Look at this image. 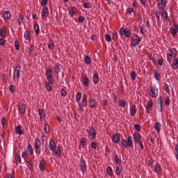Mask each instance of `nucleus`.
Wrapping results in <instances>:
<instances>
[{
	"instance_id": "28",
	"label": "nucleus",
	"mask_w": 178,
	"mask_h": 178,
	"mask_svg": "<svg viewBox=\"0 0 178 178\" xmlns=\"http://www.w3.org/2000/svg\"><path fill=\"white\" fill-rule=\"evenodd\" d=\"M15 133L16 134H19V136H22L24 133V131L22 130V126L18 125L16 127Z\"/></svg>"
},
{
	"instance_id": "41",
	"label": "nucleus",
	"mask_w": 178,
	"mask_h": 178,
	"mask_svg": "<svg viewBox=\"0 0 178 178\" xmlns=\"http://www.w3.org/2000/svg\"><path fill=\"white\" fill-rule=\"evenodd\" d=\"M54 154H55V156H56V158H60V154H61L60 147H57V149H56L54 151Z\"/></svg>"
},
{
	"instance_id": "52",
	"label": "nucleus",
	"mask_w": 178,
	"mask_h": 178,
	"mask_svg": "<svg viewBox=\"0 0 178 178\" xmlns=\"http://www.w3.org/2000/svg\"><path fill=\"white\" fill-rule=\"evenodd\" d=\"M81 99V92H79L76 94V102L80 103V100Z\"/></svg>"
},
{
	"instance_id": "55",
	"label": "nucleus",
	"mask_w": 178,
	"mask_h": 178,
	"mask_svg": "<svg viewBox=\"0 0 178 178\" xmlns=\"http://www.w3.org/2000/svg\"><path fill=\"white\" fill-rule=\"evenodd\" d=\"M164 104L166 106H169V105H170V98L169 97H165Z\"/></svg>"
},
{
	"instance_id": "51",
	"label": "nucleus",
	"mask_w": 178,
	"mask_h": 178,
	"mask_svg": "<svg viewBox=\"0 0 178 178\" xmlns=\"http://www.w3.org/2000/svg\"><path fill=\"white\" fill-rule=\"evenodd\" d=\"M15 48L16 51H19L20 49V42L17 40L15 41Z\"/></svg>"
},
{
	"instance_id": "63",
	"label": "nucleus",
	"mask_w": 178,
	"mask_h": 178,
	"mask_svg": "<svg viewBox=\"0 0 178 178\" xmlns=\"http://www.w3.org/2000/svg\"><path fill=\"white\" fill-rule=\"evenodd\" d=\"M47 47L49 49H54V48H55V44H54V42L48 43Z\"/></svg>"
},
{
	"instance_id": "56",
	"label": "nucleus",
	"mask_w": 178,
	"mask_h": 178,
	"mask_svg": "<svg viewBox=\"0 0 178 178\" xmlns=\"http://www.w3.org/2000/svg\"><path fill=\"white\" fill-rule=\"evenodd\" d=\"M44 133H46V134H48V133H49V125H48L47 124H44Z\"/></svg>"
},
{
	"instance_id": "38",
	"label": "nucleus",
	"mask_w": 178,
	"mask_h": 178,
	"mask_svg": "<svg viewBox=\"0 0 178 178\" xmlns=\"http://www.w3.org/2000/svg\"><path fill=\"white\" fill-rule=\"evenodd\" d=\"M81 145L83 148H86V145H87V138H81Z\"/></svg>"
},
{
	"instance_id": "12",
	"label": "nucleus",
	"mask_w": 178,
	"mask_h": 178,
	"mask_svg": "<svg viewBox=\"0 0 178 178\" xmlns=\"http://www.w3.org/2000/svg\"><path fill=\"white\" fill-rule=\"evenodd\" d=\"M133 138L134 140H136V143H141V139L143 138V136H141V134L138 133V132H135L133 134Z\"/></svg>"
},
{
	"instance_id": "62",
	"label": "nucleus",
	"mask_w": 178,
	"mask_h": 178,
	"mask_svg": "<svg viewBox=\"0 0 178 178\" xmlns=\"http://www.w3.org/2000/svg\"><path fill=\"white\" fill-rule=\"evenodd\" d=\"M134 129L137 130V131H141V125L138 124H136L134 125Z\"/></svg>"
},
{
	"instance_id": "35",
	"label": "nucleus",
	"mask_w": 178,
	"mask_h": 178,
	"mask_svg": "<svg viewBox=\"0 0 178 178\" xmlns=\"http://www.w3.org/2000/svg\"><path fill=\"white\" fill-rule=\"evenodd\" d=\"M90 83V80H88V78L87 76H83V84L85 86V87H88V84Z\"/></svg>"
},
{
	"instance_id": "39",
	"label": "nucleus",
	"mask_w": 178,
	"mask_h": 178,
	"mask_svg": "<svg viewBox=\"0 0 178 178\" xmlns=\"http://www.w3.org/2000/svg\"><path fill=\"white\" fill-rule=\"evenodd\" d=\"M33 28L35 30V35H38V34H40V26L38 25V24H35L33 25Z\"/></svg>"
},
{
	"instance_id": "54",
	"label": "nucleus",
	"mask_w": 178,
	"mask_h": 178,
	"mask_svg": "<svg viewBox=\"0 0 178 178\" xmlns=\"http://www.w3.org/2000/svg\"><path fill=\"white\" fill-rule=\"evenodd\" d=\"M131 77L132 81H134L136 80V77H137V74H136V72L131 71Z\"/></svg>"
},
{
	"instance_id": "43",
	"label": "nucleus",
	"mask_w": 178,
	"mask_h": 178,
	"mask_svg": "<svg viewBox=\"0 0 178 178\" xmlns=\"http://www.w3.org/2000/svg\"><path fill=\"white\" fill-rule=\"evenodd\" d=\"M161 12L159 11H155V16L156 17L157 23H159L161 22Z\"/></svg>"
},
{
	"instance_id": "26",
	"label": "nucleus",
	"mask_w": 178,
	"mask_h": 178,
	"mask_svg": "<svg viewBox=\"0 0 178 178\" xmlns=\"http://www.w3.org/2000/svg\"><path fill=\"white\" fill-rule=\"evenodd\" d=\"M115 172H116L117 176H120V175H122V172H123V167L122 166V165L117 166L115 168Z\"/></svg>"
},
{
	"instance_id": "6",
	"label": "nucleus",
	"mask_w": 178,
	"mask_h": 178,
	"mask_svg": "<svg viewBox=\"0 0 178 178\" xmlns=\"http://www.w3.org/2000/svg\"><path fill=\"white\" fill-rule=\"evenodd\" d=\"M131 34V32L130 31V29L129 28H123L122 27L120 29V35H125L127 38H129Z\"/></svg>"
},
{
	"instance_id": "61",
	"label": "nucleus",
	"mask_w": 178,
	"mask_h": 178,
	"mask_svg": "<svg viewBox=\"0 0 178 178\" xmlns=\"http://www.w3.org/2000/svg\"><path fill=\"white\" fill-rule=\"evenodd\" d=\"M60 95H61V97H67V92H66V90H65V89H63V88L61 89Z\"/></svg>"
},
{
	"instance_id": "42",
	"label": "nucleus",
	"mask_w": 178,
	"mask_h": 178,
	"mask_svg": "<svg viewBox=\"0 0 178 178\" xmlns=\"http://www.w3.org/2000/svg\"><path fill=\"white\" fill-rule=\"evenodd\" d=\"M91 58L90 57V56H86L84 58V62L85 63H86V65H90L91 64Z\"/></svg>"
},
{
	"instance_id": "23",
	"label": "nucleus",
	"mask_w": 178,
	"mask_h": 178,
	"mask_svg": "<svg viewBox=\"0 0 178 178\" xmlns=\"http://www.w3.org/2000/svg\"><path fill=\"white\" fill-rule=\"evenodd\" d=\"M54 86V83H51V81H48L47 82L45 83V87L46 90L49 91V92H51L52 91V86Z\"/></svg>"
},
{
	"instance_id": "64",
	"label": "nucleus",
	"mask_w": 178,
	"mask_h": 178,
	"mask_svg": "<svg viewBox=\"0 0 178 178\" xmlns=\"http://www.w3.org/2000/svg\"><path fill=\"white\" fill-rule=\"evenodd\" d=\"M15 89H16V87L14 85H11V86H10L9 91L10 92H15Z\"/></svg>"
},
{
	"instance_id": "20",
	"label": "nucleus",
	"mask_w": 178,
	"mask_h": 178,
	"mask_svg": "<svg viewBox=\"0 0 178 178\" xmlns=\"http://www.w3.org/2000/svg\"><path fill=\"white\" fill-rule=\"evenodd\" d=\"M171 66L174 70H177L178 69V58H175L172 63L171 64Z\"/></svg>"
},
{
	"instance_id": "59",
	"label": "nucleus",
	"mask_w": 178,
	"mask_h": 178,
	"mask_svg": "<svg viewBox=\"0 0 178 178\" xmlns=\"http://www.w3.org/2000/svg\"><path fill=\"white\" fill-rule=\"evenodd\" d=\"M5 178H15V172H13L11 174L8 173L6 175Z\"/></svg>"
},
{
	"instance_id": "17",
	"label": "nucleus",
	"mask_w": 178,
	"mask_h": 178,
	"mask_svg": "<svg viewBox=\"0 0 178 178\" xmlns=\"http://www.w3.org/2000/svg\"><path fill=\"white\" fill-rule=\"evenodd\" d=\"M48 15H49V10L47 6H44L42 9V17H48Z\"/></svg>"
},
{
	"instance_id": "7",
	"label": "nucleus",
	"mask_w": 178,
	"mask_h": 178,
	"mask_svg": "<svg viewBox=\"0 0 178 178\" xmlns=\"http://www.w3.org/2000/svg\"><path fill=\"white\" fill-rule=\"evenodd\" d=\"M79 168H80V170L83 173H86V172H87V163H86V161L84 160V159L83 157L80 160Z\"/></svg>"
},
{
	"instance_id": "15",
	"label": "nucleus",
	"mask_w": 178,
	"mask_h": 178,
	"mask_svg": "<svg viewBox=\"0 0 178 178\" xmlns=\"http://www.w3.org/2000/svg\"><path fill=\"white\" fill-rule=\"evenodd\" d=\"M114 160L115 163L118 165V166H120L122 163H123V161H122V157L120 156V155L115 154Z\"/></svg>"
},
{
	"instance_id": "34",
	"label": "nucleus",
	"mask_w": 178,
	"mask_h": 178,
	"mask_svg": "<svg viewBox=\"0 0 178 178\" xmlns=\"http://www.w3.org/2000/svg\"><path fill=\"white\" fill-rule=\"evenodd\" d=\"M38 112L40 115V120H42V119L45 118V113H44V110L39 108Z\"/></svg>"
},
{
	"instance_id": "5",
	"label": "nucleus",
	"mask_w": 178,
	"mask_h": 178,
	"mask_svg": "<svg viewBox=\"0 0 178 178\" xmlns=\"http://www.w3.org/2000/svg\"><path fill=\"white\" fill-rule=\"evenodd\" d=\"M156 106L159 112H163V99L162 98V96H160L156 102Z\"/></svg>"
},
{
	"instance_id": "9",
	"label": "nucleus",
	"mask_w": 178,
	"mask_h": 178,
	"mask_svg": "<svg viewBox=\"0 0 178 178\" xmlns=\"http://www.w3.org/2000/svg\"><path fill=\"white\" fill-rule=\"evenodd\" d=\"M149 95L152 98L158 97V89L155 86H149Z\"/></svg>"
},
{
	"instance_id": "16",
	"label": "nucleus",
	"mask_w": 178,
	"mask_h": 178,
	"mask_svg": "<svg viewBox=\"0 0 178 178\" xmlns=\"http://www.w3.org/2000/svg\"><path fill=\"white\" fill-rule=\"evenodd\" d=\"M18 111L19 113H22V115H24V113H26V104H24V103L19 104Z\"/></svg>"
},
{
	"instance_id": "53",
	"label": "nucleus",
	"mask_w": 178,
	"mask_h": 178,
	"mask_svg": "<svg viewBox=\"0 0 178 178\" xmlns=\"http://www.w3.org/2000/svg\"><path fill=\"white\" fill-rule=\"evenodd\" d=\"M106 172L109 176H112V175H113V170L111 167H108L106 168Z\"/></svg>"
},
{
	"instance_id": "25",
	"label": "nucleus",
	"mask_w": 178,
	"mask_h": 178,
	"mask_svg": "<svg viewBox=\"0 0 178 178\" xmlns=\"http://www.w3.org/2000/svg\"><path fill=\"white\" fill-rule=\"evenodd\" d=\"M26 152L27 154H29V155H33L34 150L33 149V146L31 145V144H29L26 147Z\"/></svg>"
},
{
	"instance_id": "2",
	"label": "nucleus",
	"mask_w": 178,
	"mask_h": 178,
	"mask_svg": "<svg viewBox=\"0 0 178 178\" xmlns=\"http://www.w3.org/2000/svg\"><path fill=\"white\" fill-rule=\"evenodd\" d=\"M121 144L124 148H131L133 147V138L128 136L127 140L122 139Z\"/></svg>"
},
{
	"instance_id": "44",
	"label": "nucleus",
	"mask_w": 178,
	"mask_h": 178,
	"mask_svg": "<svg viewBox=\"0 0 178 178\" xmlns=\"http://www.w3.org/2000/svg\"><path fill=\"white\" fill-rule=\"evenodd\" d=\"M154 77L157 81H159L161 80V74L158 73V70H154Z\"/></svg>"
},
{
	"instance_id": "58",
	"label": "nucleus",
	"mask_w": 178,
	"mask_h": 178,
	"mask_svg": "<svg viewBox=\"0 0 178 178\" xmlns=\"http://www.w3.org/2000/svg\"><path fill=\"white\" fill-rule=\"evenodd\" d=\"M83 6L85 9H89L91 8V4L88 2H83Z\"/></svg>"
},
{
	"instance_id": "46",
	"label": "nucleus",
	"mask_w": 178,
	"mask_h": 178,
	"mask_svg": "<svg viewBox=\"0 0 178 178\" xmlns=\"http://www.w3.org/2000/svg\"><path fill=\"white\" fill-rule=\"evenodd\" d=\"M119 106H122V108H124L126 106V100L124 99H120L119 101V104H118Z\"/></svg>"
},
{
	"instance_id": "29",
	"label": "nucleus",
	"mask_w": 178,
	"mask_h": 178,
	"mask_svg": "<svg viewBox=\"0 0 178 178\" xmlns=\"http://www.w3.org/2000/svg\"><path fill=\"white\" fill-rule=\"evenodd\" d=\"M81 106H87V95L84 94L83 95V99L81 103Z\"/></svg>"
},
{
	"instance_id": "1",
	"label": "nucleus",
	"mask_w": 178,
	"mask_h": 178,
	"mask_svg": "<svg viewBox=\"0 0 178 178\" xmlns=\"http://www.w3.org/2000/svg\"><path fill=\"white\" fill-rule=\"evenodd\" d=\"M45 76L47 77V81H50L51 84H55V79H54V72L51 67H46Z\"/></svg>"
},
{
	"instance_id": "14",
	"label": "nucleus",
	"mask_w": 178,
	"mask_h": 178,
	"mask_svg": "<svg viewBox=\"0 0 178 178\" xmlns=\"http://www.w3.org/2000/svg\"><path fill=\"white\" fill-rule=\"evenodd\" d=\"M49 148L52 152H55L56 149V144H55V140H54V139H50L49 142Z\"/></svg>"
},
{
	"instance_id": "18",
	"label": "nucleus",
	"mask_w": 178,
	"mask_h": 178,
	"mask_svg": "<svg viewBox=\"0 0 178 178\" xmlns=\"http://www.w3.org/2000/svg\"><path fill=\"white\" fill-rule=\"evenodd\" d=\"M111 140L113 143H115V144L120 143V134H115L113 136L111 137Z\"/></svg>"
},
{
	"instance_id": "57",
	"label": "nucleus",
	"mask_w": 178,
	"mask_h": 178,
	"mask_svg": "<svg viewBox=\"0 0 178 178\" xmlns=\"http://www.w3.org/2000/svg\"><path fill=\"white\" fill-rule=\"evenodd\" d=\"M33 51H34V46L33 44H31L28 49L29 55H31V54H33Z\"/></svg>"
},
{
	"instance_id": "36",
	"label": "nucleus",
	"mask_w": 178,
	"mask_h": 178,
	"mask_svg": "<svg viewBox=\"0 0 178 178\" xmlns=\"http://www.w3.org/2000/svg\"><path fill=\"white\" fill-rule=\"evenodd\" d=\"M137 112L136 105H133L130 110L131 115L134 116Z\"/></svg>"
},
{
	"instance_id": "48",
	"label": "nucleus",
	"mask_w": 178,
	"mask_h": 178,
	"mask_svg": "<svg viewBox=\"0 0 178 178\" xmlns=\"http://www.w3.org/2000/svg\"><path fill=\"white\" fill-rule=\"evenodd\" d=\"M24 20V17H23V15H19V17H18V24L19 26H20L23 22Z\"/></svg>"
},
{
	"instance_id": "11",
	"label": "nucleus",
	"mask_w": 178,
	"mask_h": 178,
	"mask_svg": "<svg viewBox=\"0 0 178 178\" xmlns=\"http://www.w3.org/2000/svg\"><path fill=\"white\" fill-rule=\"evenodd\" d=\"M157 8L161 10H165V8H166V0H158Z\"/></svg>"
},
{
	"instance_id": "37",
	"label": "nucleus",
	"mask_w": 178,
	"mask_h": 178,
	"mask_svg": "<svg viewBox=\"0 0 178 178\" xmlns=\"http://www.w3.org/2000/svg\"><path fill=\"white\" fill-rule=\"evenodd\" d=\"M45 161H40V163H39V169L40 170L42 171V170H45Z\"/></svg>"
},
{
	"instance_id": "4",
	"label": "nucleus",
	"mask_w": 178,
	"mask_h": 178,
	"mask_svg": "<svg viewBox=\"0 0 178 178\" xmlns=\"http://www.w3.org/2000/svg\"><path fill=\"white\" fill-rule=\"evenodd\" d=\"M19 79H20V65H18L15 69L14 74H13V80L14 81H17V83H19Z\"/></svg>"
},
{
	"instance_id": "31",
	"label": "nucleus",
	"mask_w": 178,
	"mask_h": 178,
	"mask_svg": "<svg viewBox=\"0 0 178 178\" xmlns=\"http://www.w3.org/2000/svg\"><path fill=\"white\" fill-rule=\"evenodd\" d=\"M99 81V76L98 75V74L95 73L93 74V83L94 84H98Z\"/></svg>"
},
{
	"instance_id": "19",
	"label": "nucleus",
	"mask_w": 178,
	"mask_h": 178,
	"mask_svg": "<svg viewBox=\"0 0 178 178\" xmlns=\"http://www.w3.org/2000/svg\"><path fill=\"white\" fill-rule=\"evenodd\" d=\"M154 172L156 175H161V173H162V167H161V165L158 163L154 165Z\"/></svg>"
},
{
	"instance_id": "33",
	"label": "nucleus",
	"mask_w": 178,
	"mask_h": 178,
	"mask_svg": "<svg viewBox=\"0 0 178 178\" xmlns=\"http://www.w3.org/2000/svg\"><path fill=\"white\" fill-rule=\"evenodd\" d=\"M25 163L30 170L33 169V164H31V160H30V159H27L26 160H25Z\"/></svg>"
},
{
	"instance_id": "45",
	"label": "nucleus",
	"mask_w": 178,
	"mask_h": 178,
	"mask_svg": "<svg viewBox=\"0 0 178 178\" xmlns=\"http://www.w3.org/2000/svg\"><path fill=\"white\" fill-rule=\"evenodd\" d=\"M161 123H159V122H156L155 123V127H154V128L156 129V133H160V131H161Z\"/></svg>"
},
{
	"instance_id": "21",
	"label": "nucleus",
	"mask_w": 178,
	"mask_h": 178,
	"mask_svg": "<svg viewBox=\"0 0 178 178\" xmlns=\"http://www.w3.org/2000/svg\"><path fill=\"white\" fill-rule=\"evenodd\" d=\"M170 32H171L172 35H173V37H175V35H177L178 24H175L174 27L171 29Z\"/></svg>"
},
{
	"instance_id": "50",
	"label": "nucleus",
	"mask_w": 178,
	"mask_h": 178,
	"mask_svg": "<svg viewBox=\"0 0 178 178\" xmlns=\"http://www.w3.org/2000/svg\"><path fill=\"white\" fill-rule=\"evenodd\" d=\"M4 19L9 20L10 19V12L9 11H6L4 13Z\"/></svg>"
},
{
	"instance_id": "49",
	"label": "nucleus",
	"mask_w": 178,
	"mask_h": 178,
	"mask_svg": "<svg viewBox=\"0 0 178 178\" xmlns=\"http://www.w3.org/2000/svg\"><path fill=\"white\" fill-rule=\"evenodd\" d=\"M173 58H175L172 54H167V60L168 63H172V60H173Z\"/></svg>"
},
{
	"instance_id": "30",
	"label": "nucleus",
	"mask_w": 178,
	"mask_h": 178,
	"mask_svg": "<svg viewBox=\"0 0 178 178\" xmlns=\"http://www.w3.org/2000/svg\"><path fill=\"white\" fill-rule=\"evenodd\" d=\"M30 35H31L30 31H26L24 32V37L25 40H27V41H30V40H31V37Z\"/></svg>"
},
{
	"instance_id": "8",
	"label": "nucleus",
	"mask_w": 178,
	"mask_h": 178,
	"mask_svg": "<svg viewBox=\"0 0 178 178\" xmlns=\"http://www.w3.org/2000/svg\"><path fill=\"white\" fill-rule=\"evenodd\" d=\"M88 135L90 140H94V138H97V132L95 131V129H94L93 127H90Z\"/></svg>"
},
{
	"instance_id": "13",
	"label": "nucleus",
	"mask_w": 178,
	"mask_h": 178,
	"mask_svg": "<svg viewBox=\"0 0 178 178\" xmlns=\"http://www.w3.org/2000/svg\"><path fill=\"white\" fill-rule=\"evenodd\" d=\"M97 106L98 103H97V100H95L94 98H91L89 101V106L90 109H95L97 108Z\"/></svg>"
},
{
	"instance_id": "27",
	"label": "nucleus",
	"mask_w": 178,
	"mask_h": 178,
	"mask_svg": "<svg viewBox=\"0 0 178 178\" xmlns=\"http://www.w3.org/2000/svg\"><path fill=\"white\" fill-rule=\"evenodd\" d=\"M169 52H170L169 55H172V56H173L175 58H176V56H177L178 51L176 49V48L170 49Z\"/></svg>"
},
{
	"instance_id": "22",
	"label": "nucleus",
	"mask_w": 178,
	"mask_h": 178,
	"mask_svg": "<svg viewBox=\"0 0 178 178\" xmlns=\"http://www.w3.org/2000/svg\"><path fill=\"white\" fill-rule=\"evenodd\" d=\"M60 67H62V65L59 63H56L54 64V72L55 73H57V74L60 73Z\"/></svg>"
},
{
	"instance_id": "10",
	"label": "nucleus",
	"mask_w": 178,
	"mask_h": 178,
	"mask_svg": "<svg viewBox=\"0 0 178 178\" xmlns=\"http://www.w3.org/2000/svg\"><path fill=\"white\" fill-rule=\"evenodd\" d=\"M140 41L141 40H140V37L138 36V35H135L131 40V44L132 45V47H137V45L140 44Z\"/></svg>"
},
{
	"instance_id": "3",
	"label": "nucleus",
	"mask_w": 178,
	"mask_h": 178,
	"mask_svg": "<svg viewBox=\"0 0 178 178\" xmlns=\"http://www.w3.org/2000/svg\"><path fill=\"white\" fill-rule=\"evenodd\" d=\"M34 147L35 154L41 155V140L35 139Z\"/></svg>"
},
{
	"instance_id": "24",
	"label": "nucleus",
	"mask_w": 178,
	"mask_h": 178,
	"mask_svg": "<svg viewBox=\"0 0 178 178\" xmlns=\"http://www.w3.org/2000/svg\"><path fill=\"white\" fill-rule=\"evenodd\" d=\"M161 17L163 19L164 22H166L168 20V17H169V15H168V12L165 10H161Z\"/></svg>"
},
{
	"instance_id": "60",
	"label": "nucleus",
	"mask_w": 178,
	"mask_h": 178,
	"mask_svg": "<svg viewBox=\"0 0 178 178\" xmlns=\"http://www.w3.org/2000/svg\"><path fill=\"white\" fill-rule=\"evenodd\" d=\"M85 21H86V17H83V16L81 15L78 18L79 23H84Z\"/></svg>"
},
{
	"instance_id": "32",
	"label": "nucleus",
	"mask_w": 178,
	"mask_h": 178,
	"mask_svg": "<svg viewBox=\"0 0 178 178\" xmlns=\"http://www.w3.org/2000/svg\"><path fill=\"white\" fill-rule=\"evenodd\" d=\"M5 34H6V26H3L0 30V37L1 38H5Z\"/></svg>"
},
{
	"instance_id": "40",
	"label": "nucleus",
	"mask_w": 178,
	"mask_h": 178,
	"mask_svg": "<svg viewBox=\"0 0 178 178\" xmlns=\"http://www.w3.org/2000/svg\"><path fill=\"white\" fill-rule=\"evenodd\" d=\"M147 56L153 63H156V59H155V57H152V53H147Z\"/></svg>"
},
{
	"instance_id": "47",
	"label": "nucleus",
	"mask_w": 178,
	"mask_h": 178,
	"mask_svg": "<svg viewBox=\"0 0 178 178\" xmlns=\"http://www.w3.org/2000/svg\"><path fill=\"white\" fill-rule=\"evenodd\" d=\"M15 162H19V163H22V157H20V154H15Z\"/></svg>"
}]
</instances>
